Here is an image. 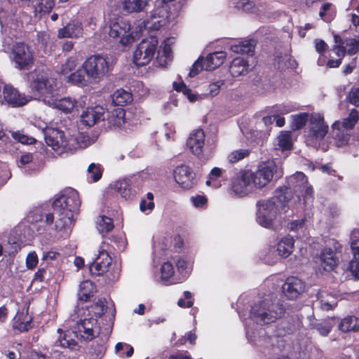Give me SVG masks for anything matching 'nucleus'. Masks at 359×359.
Here are the masks:
<instances>
[{
  "label": "nucleus",
  "mask_w": 359,
  "mask_h": 359,
  "mask_svg": "<svg viewBox=\"0 0 359 359\" xmlns=\"http://www.w3.org/2000/svg\"><path fill=\"white\" fill-rule=\"evenodd\" d=\"M81 202L79 194L74 189L66 190L53 202V208L57 214L55 227L57 231L70 228L74 214H78Z\"/></svg>",
  "instance_id": "nucleus-1"
},
{
  "label": "nucleus",
  "mask_w": 359,
  "mask_h": 359,
  "mask_svg": "<svg viewBox=\"0 0 359 359\" xmlns=\"http://www.w3.org/2000/svg\"><path fill=\"white\" fill-rule=\"evenodd\" d=\"M285 311V309L279 299H264L252 306L250 316L257 324L266 325L280 318Z\"/></svg>",
  "instance_id": "nucleus-2"
},
{
  "label": "nucleus",
  "mask_w": 359,
  "mask_h": 359,
  "mask_svg": "<svg viewBox=\"0 0 359 359\" xmlns=\"http://www.w3.org/2000/svg\"><path fill=\"white\" fill-rule=\"evenodd\" d=\"M283 174L282 165L275 161L271 160L262 162L258 165L256 171H252L254 187L256 189H262L271 182H276L282 178Z\"/></svg>",
  "instance_id": "nucleus-3"
},
{
  "label": "nucleus",
  "mask_w": 359,
  "mask_h": 359,
  "mask_svg": "<svg viewBox=\"0 0 359 359\" xmlns=\"http://www.w3.org/2000/svg\"><path fill=\"white\" fill-rule=\"evenodd\" d=\"M9 57L15 69L28 71L35 62V53L31 45L24 41L14 43L10 50Z\"/></svg>",
  "instance_id": "nucleus-4"
},
{
  "label": "nucleus",
  "mask_w": 359,
  "mask_h": 359,
  "mask_svg": "<svg viewBox=\"0 0 359 359\" xmlns=\"http://www.w3.org/2000/svg\"><path fill=\"white\" fill-rule=\"evenodd\" d=\"M86 77L90 82L98 83L107 76L113 69L107 57L101 55H92L82 64Z\"/></svg>",
  "instance_id": "nucleus-5"
},
{
  "label": "nucleus",
  "mask_w": 359,
  "mask_h": 359,
  "mask_svg": "<svg viewBox=\"0 0 359 359\" xmlns=\"http://www.w3.org/2000/svg\"><path fill=\"white\" fill-rule=\"evenodd\" d=\"M29 96L32 100H40L51 92L48 74L40 69H34L27 74Z\"/></svg>",
  "instance_id": "nucleus-6"
},
{
  "label": "nucleus",
  "mask_w": 359,
  "mask_h": 359,
  "mask_svg": "<svg viewBox=\"0 0 359 359\" xmlns=\"http://www.w3.org/2000/svg\"><path fill=\"white\" fill-rule=\"evenodd\" d=\"M76 313L79 318L74 326V332L76 336L86 341L93 340L95 337L94 328L97 323V320L92 316L88 309L78 308Z\"/></svg>",
  "instance_id": "nucleus-7"
},
{
  "label": "nucleus",
  "mask_w": 359,
  "mask_h": 359,
  "mask_svg": "<svg viewBox=\"0 0 359 359\" xmlns=\"http://www.w3.org/2000/svg\"><path fill=\"white\" fill-rule=\"evenodd\" d=\"M158 46L156 36H150L143 39L134 51L133 61L137 67L148 65L154 58Z\"/></svg>",
  "instance_id": "nucleus-8"
},
{
  "label": "nucleus",
  "mask_w": 359,
  "mask_h": 359,
  "mask_svg": "<svg viewBox=\"0 0 359 359\" xmlns=\"http://www.w3.org/2000/svg\"><path fill=\"white\" fill-rule=\"evenodd\" d=\"M253 189L254 179L250 169H241L231 180V190L238 197L246 196Z\"/></svg>",
  "instance_id": "nucleus-9"
},
{
  "label": "nucleus",
  "mask_w": 359,
  "mask_h": 359,
  "mask_svg": "<svg viewBox=\"0 0 359 359\" xmlns=\"http://www.w3.org/2000/svg\"><path fill=\"white\" fill-rule=\"evenodd\" d=\"M130 23L123 18H118L111 22L109 25V35L114 39H120L119 42L123 46L132 44L135 41L133 32H130Z\"/></svg>",
  "instance_id": "nucleus-10"
},
{
  "label": "nucleus",
  "mask_w": 359,
  "mask_h": 359,
  "mask_svg": "<svg viewBox=\"0 0 359 359\" xmlns=\"http://www.w3.org/2000/svg\"><path fill=\"white\" fill-rule=\"evenodd\" d=\"M4 102L12 107H21L32 100V96L21 93L12 84H4L2 90Z\"/></svg>",
  "instance_id": "nucleus-11"
},
{
  "label": "nucleus",
  "mask_w": 359,
  "mask_h": 359,
  "mask_svg": "<svg viewBox=\"0 0 359 359\" xmlns=\"http://www.w3.org/2000/svg\"><path fill=\"white\" fill-rule=\"evenodd\" d=\"M173 176L175 182L184 190H189L196 185V173L187 165L177 166L173 170Z\"/></svg>",
  "instance_id": "nucleus-12"
},
{
  "label": "nucleus",
  "mask_w": 359,
  "mask_h": 359,
  "mask_svg": "<svg viewBox=\"0 0 359 359\" xmlns=\"http://www.w3.org/2000/svg\"><path fill=\"white\" fill-rule=\"evenodd\" d=\"M333 248L325 247L320 252L319 258L320 265L325 271H333L339 264L337 252H341V246L336 241L332 242Z\"/></svg>",
  "instance_id": "nucleus-13"
},
{
  "label": "nucleus",
  "mask_w": 359,
  "mask_h": 359,
  "mask_svg": "<svg viewBox=\"0 0 359 359\" xmlns=\"http://www.w3.org/2000/svg\"><path fill=\"white\" fill-rule=\"evenodd\" d=\"M303 317L299 314L288 315L280 320L277 325V332L279 336L295 334L303 327Z\"/></svg>",
  "instance_id": "nucleus-14"
},
{
  "label": "nucleus",
  "mask_w": 359,
  "mask_h": 359,
  "mask_svg": "<svg viewBox=\"0 0 359 359\" xmlns=\"http://www.w3.org/2000/svg\"><path fill=\"white\" fill-rule=\"evenodd\" d=\"M111 262L112 258L107 250L101 246L99 255L95 262L90 266V273L95 276H102L109 271Z\"/></svg>",
  "instance_id": "nucleus-15"
},
{
  "label": "nucleus",
  "mask_w": 359,
  "mask_h": 359,
  "mask_svg": "<svg viewBox=\"0 0 359 359\" xmlns=\"http://www.w3.org/2000/svg\"><path fill=\"white\" fill-rule=\"evenodd\" d=\"M304 283L297 277L287 278L283 285V292L290 299H295L304 291Z\"/></svg>",
  "instance_id": "nucleus-16"
},
{
  "label": "nucleus",
  "mask_w": 359,
  "mask_h": 359,
  "mask_svg": "<svg viewBox=\"0 0 359 359\" xmlns=\"http://www.w3.org/2000/svg\"><path fill=\"white\" fill-rule=\"evenodd\" d=\"M83 34V24L78 19L71 20L65 26L58 29L57 38L79 39Z\"/></svg>",
  "instance_id": "nucleus-17"
},
{
  "label": "nucleus",
  "mask_w": 359,
  "mask_h": 359,
  "mask_svg": "<svg viewBox=\"0 0 359 359\" xmlns=\"http://www.w3.org/2000/svg\"><path fill=\"white\" fill-rule=\"evenodd\" d=\"M309 122V136L316 140L323 139L328 131V126L325 124L323 117L317 114L312 115Z\"/></svg>",
  "instance_id": "nucleus-18"
},
{
  "label": "nucleus",
  "mask_w": 359,
  "mask_h": 359,
  "mask_svg": "<svg viewBox=\"0 0 359 359\" xmlns=\"http://www.w3.org/2000/svg\"><path fill=\"white\" fill-rule=\"evenodd\" d=\"M252 69L249 60L243 57H236L229 65V72L233 78L245 76Z\"/></svg>",
  "instance_id": "nucleus-19"
},
{
  "label": "nucleus",
  "mask_w": 359,
  "mask_h": 359,
  "mask_svg": "<svg viewBox=\"0 0 359 359\" xmlns=\"http://www.w3.org/2000/svg\"><path fill=\"white\" fill-rule=\"evenodd\" d=\"M205 137V133L202 129H196L190 134L187 145L194 155L199 156L203 153Z\"/></svg>",
  "instance_id": "nucleus-20"
},
{
  "label": "nucleus",
  "mask_w": 359,
  "mask_h": 359,
  "mask_svg": "<svg viewBox=\"0 0 359 359\" xmlns=\"http://www.w3.org/2000/svg\"><path fill=\"white\" fill-rule=\"evenodd\" d=\"M47 144L54 150L66 149L68 147V140L65 133L60 130H53L51 134L46 137Z\"/></svg>",
  "instance_id": "nucleus-21"
},
{
  "label": "nucleus",
  "mask_w": 359,
  "mask_h": 359,
  "mask_svg": "<svg viewBox=\"0 0 359 359\" xmlns=\"http://www.w3.org/2000/svg\"><path fill=\"white\" fill-rule=\"evenodd\" d=\"M226 57V53L224 51H215L209 53L206 57H203L205 69L212 71L221 66Z\"/></svg>",
  "instance_id": "nucleus-22"
},
{
  "label": "nucleus",
  "mask_w": 359,
  "mask_h": 359,
  "mask_svg": "<svg viewBox=\"0 0 359 359\" xmlns=\"http://www.w3.org/2000/svg\"><path fill=\"white\" fill-rule=\"evenodd\" d=\"M294 248V240L289 234L282 237L276 244L278 255L283 258L288 257L293 252Z\"/></svg>",
  "instance_id": "nucleus-23"
},
{
  "label": "nucleus",
  "mask_w": 359,
  "mask_h": 359,
  "mask_svg": "<svg viewBox=\"0 0 359 359\" xmlns=\"http://www.w3.org/2000/svg\"><path fill=\"white\" fill-rule=\"evenodd\" d=\"M97 292L96 285L90 280L82 281L77 293L79 301L88 302Z\"/></svg>",
  "instance_id": "nucleus-24"
},
{
  "label": "nucleus",
  "mask_w": 359,
  "mask_h": 359,
  "mask_svg": "<svg viewBox=\"0 0 359 359\" xmlns=\"http://www.w3.org/2000/svg\"><path fill=\"white\" fill-rule=\"evenodd\" d=\"M109 128H121L126 123V110L117 107L111 111L107 118Z\"/></svg>",
  "instance_id": "nucleus-25"
},
{
  "label": "nucleus",
  "mask_w": 359,
  "mask_h": 359,
  "mask_svg": "<svg viewBox=\"0 0 359 359\" xmlns=\"http://www.w3.org/2000/svg\"><path fill=\"white\" fill-rule=\"evenodd\" d=\"M57 332L60 336L55 342V346H60L70 350H75L79 346L78 342L72 337V333L69 331L63 332L61 328H59Z\"/></svg>",
  "instance_id": "nucleus-26"
},
{
  "label": "nucleus",
  "mask_w": 359,
  "mask_h": 359,
  "mask_svg": "<svg viewBox=\"0 0 359 359\" xmlns=\"http://www.w3.org/2000/svg\"><path fill=\"white\" fill-rule=\"evenodd\" d=\"M256 43L254 39H245L239 41L238 43L232 44L230 50L238 54L253 55Z\"/></svg>",
  "instance_id": "nucleus-27"
},
{
  "label": "nucleus",
  "mask_w": 359,
  "mask_h": 359,
  "mask_svg": "<svg viewBox=\"0 0 359 359\" xmlns=\"http://www.w3.org/2000/svg\"><path fill=\"white\" fill-rule=\"evenodd\" d=\"M112 102L116 106H126L133 101V95L127 90L119 88L112 95Z\"/></svg>",
  "instance_id": "nucleus-28"
},
{
  "label": "nucleus",
  "mask_w": 359,
  "mask_h": 359,
  "mask_svg": "<svg viewBox=\"0 0 359 359\" xmlns=\"http://www.w3.org/2000/svg\"><path fill=\"white\" fill-rule=\"evenodd\" d=\"M339 330L343 332L359 330V318L354 316L344 318L339 324Z\"/></svg>",
  "instance_id": "nucleus-29"
},
{
  "label": "nucleus",
  "mask_w": 359,
  "mask_h": 359,
  "mask_svg": "<svg viewBox=\"0 0 359 359\" xmlns=\"http://www.w3.org/2000/svg\"><path fill=\"white\" fill-rule=\"evenodd\" d=\"M149 0H124L123 8L125 11L132 13L142 11L148 4Z\"/></svg>",
  "instance_id": "nucleus-30"
},
{
  "label": "nucleus",
  "mask_w": 359,
  "mask_h": 359,
  "mask_svg": "<svg viewBox=\"0 0 359 359\" xmlns=\"http://www.w3.org/2000/svg\"><path fill=\"white\" fill-rule=\"evenodd\" d=\"M68 81L79 86H86L88 82H90L86 77V72L82 66L69 74Z\"/></svg>",
  "instance_id": "nucleus-31"
},
{
  "label": "nucleus",
  "mask_w": 359,
  "mask_h": 359,
  "mask_svg": "<svg viewBox=\"0 0 359 359\" xmlns=\"http://www.w3.org/2000/svg\"><path fill=\"white\" fill-rule=\"evenodd\" d=\"M102 116V114L96 111L95 108H87L81 115V121L86 126H94Z\"/></svg>",
  "instance_id": "nucleus-32"
},
{
  "label": "nucleus",
  "mask_w": 359,
  "mask_h": 359,
  "mask_svg": "<svg viewBox=\"0 0 359 359\" xmlns=\"http://www.w3.org/2000/svg\"><path fill=\"white\" fill-rule=\"evenodd\" d=\"M257 222L262 226L267 229H272L273 220L275 219L276 215L271 214L263 210L257 211Z\"/></svg>",
  "instance_id": "nucleus-33"
},
{
  "label": "nucleus",
  "mask_w": 359,
  "mask_h": 359,
  "mask_svg": "<svg viewBox=\"0 0 359 359\" xmlns=\"http://www.w3.org/2000/svg\"><path fill=\"white\" fill-rule=\"evenodd\" d=\"M55 6V0H36L34 6V13L37 14H48Z\"/></svg>",
  "instance_id": "nucleus-34"
},
{
  "label": "nucleus",
  "mask_w": 359,
  "mask_h": 359,
  "mask_svg": "<svg viewBox=\"0 0 359 359\" xmlns=\"http://www.w3.org/2000/svg\"><path fill=\"white\" fill-rule=\"evenodd\" d=\"M97 228L100 233L104 236V234H107L114 229V221L111 218L107 216H100L97 222Z\"/></svg>",
  "instance_id": "nucleus-35"
},
{
  "label": "nucleus",
  "mask_w": 359,
  "mask_h": 359,
  "mask_svg": "<svg viewBox=\"0 0 359 359\" xmlns=\"http://www.w3.org/2000/svg\"><path fill=\"white\" fill-rule=\"evenodd\" d=\"M34 219L35 222H44L46 225H52L55 220L54 214L45 209L36 210L34 212Z\"/></svg>",
  "instance_id": "nucleus-36"
},
{
  "label": "nucleus",
  "mask_w": 359,
  "mask_h": 359,
  "mask_svg": "<svg viewBox=\"0 0 359 359\" xmlns=\"http://www.w3.org/2000/svg\"><path fill=\"white\" fill-rule=\"evenodd\" d=\"M86 309H88L92 316L95 318L97 320L98 318H100L106 311L107 306L105 305V301L99 299L95 303L91 304L89 307H86Z\"/></svg>",
  "instance_id": "nucleus-37"
},
{
  "label": "nucleus",
  "mask_w": 359,
  "mask_h": 359,
  "mask_svg": "<svg viewBox=\"0 0 359 359\" xmlns=\"http://www.w3.org/2000/svg\"><path fill=\"white\" fill-rule=\"evenodd\" d=\"M257 210H263L271 214H277L278 208L274 198L268 200H260L257 203Z\"/></svg>",
  "instance_id": "nucleus-38"
},
{
  "label": "nucleus",
  "mask_w": 359,
  "mask_h": 359,
  "mask_svg": "<svg viewBox=\"0 0 359 359\" xmlns=\"http://www.w3.org/2000/svg\"><path fill=\"white\" fill-rule=\"evenodd\" d=\"M77 102L74 99L70 97H64L59 100L55 105L60 111L68 114L72 111Z\"/></svg>",
  "instance_id": "nucleus-39"
},
{
  "label": "nucleus",
  "mask_w": 359,
  "mask_h": 359,
  "mask_svg": "<svg viewBox=\"0 0 359 359\" xmlns=\"http://www.w3.org/2000/svg\"><path fill=\"white\" fill-rule=\"evenodd\" d=\"M291 123V128L293 130H297L303 128L309 121V114L300 113L299 114L292 115Z\"/></svg>",
  "instance_id": "nucleus-40"
},
{
  "label": "nucleus",
  "mask_w": 359,
  "mask_h": 359,
  "mask_svg": "<svg viewBox=\"0 0 359 359\" xmlns=\"http://www.w3.org/2000/svg\"><path fill=\"white\" fill-rule=\"evenodd\" d=\"M115 188L121 197L126 200L130 199L134 196V192L126 181L117 182L115 184Z\"/></svg>",
  "instance_id": "nucleus-41"
},
{
  "label": "nucleus",
  "mask_w": 359,
  "mask_h": 359,
  "mask_svg": "<svg viewBox=\"0 0 359 359\" xmlns=\"http://www.w3.org/2000/svg\"><path fill=\"white\" fill-rule=\"evenodd\" d=\"M359 120V113L355 109L351 110L348 117L345 118L342 121V127L346 130H351Z\"/></svg>",
  "instance_id": "nucleus-42"
},
{
  "label": "nucleus",
  "mask_w": 359,
  "mask_h": 359,
  "mask_svg": "<svg viewBox=\"0 0 359 359\" xmlns=\"http://www.w3.org/2000/svg\"><path fill=\"white\" fill-rule=\"evenodd\" d=\"M290 189V188L289 187L285 185L278 187L275 191L274 198H276L282 203H287L291 198Z\"/></svg>",
  "instance_id": "nucleus-43"
},
{
  "label": "nucleus",
  "mask_w": 359,
  "mask_h": 359,
  "mask_svg": "<svg viewBox=\"0 0 359 359\" xmlns=\"http://www.w3.org/2000/svg\"><path fill=\"white\" fill-rule=\"evenodd\" d=\"M79 62L77 55H72L68 57L66 62L62 65L60 68V73L63 75H67L75 69Z\"/></svg>",
  "instance_id": "nucleus-44"
},
{
  "label": "nucleus",
  "mask_w": 359,
  "mask_h": 359,
  "mask_svg": "<svg viewBox=\"0 0 359 359\" xmlns=\"http://www.w3.org/2000/svg\"><path fill=\"white\" fill-rule=\"evenodd\" d=\"M102 168L100 164L92 163L88 168V172L92 181L95 182L100 180L102 176Z\"/></svg>",
  "instance_id": "nucleus-45"
},
{
  "label": "nucleus",
  "mask_w": 359,
  "mask_h": 359,
  "mask_svg": "<svg viewBox=\"0 0 359 359\" xmlns=\"http://www.w3.org/2000/svg\"><path fill=\"white\" fill-rule=\"evenodd\" d=\"M250 154V150L249 149H238L232 151L228 156V160L230 163H237L239 161L246 158Z\"/></svg>",
  "instance_id": "nucleus-46"
},
{
  "label": "nucleus",
  "mask_w": 359,
  "mask_h": 359,
  "mask_svg": "<svg viewBox=\"0 0 359 359\" xmlns=\"http://www.w3.org/2000/svg\"><path fill=\"white\" fill-rule=\"evenodd\" d=\"M332 6L331 3H325L320 8L319 15L326 22H331L334 18V12L331 11Z\"/></svg>",
  "instance_id": "nucleus-47"
},
{
  "label": "nucleus",
  "mask_w": 359,
  "mask_h": 359,
  "mask_svg": "<svg viewBox=\"0 0 359 359\" xmlns=\"http://www.w3.org/2000/svg\"><path fill=\"white\" fill-rule=\"evenodd\" d=\"M161 280L168 281L175 274L173 265L170 262H164L161 267Z\"/></svg>",
  "instance_id": "nucleus-48"
},
{
  "label": "nucleus",
  "mask_w": 359,
  "mask_h": 359,
  "mask_svg": "<svg viewBox=\"0 0 359 359\" xmlns=\"http://www.w3.org/2000/svg\"><path fill=\"white\" fill-rule=\"evenodd\" d=\"M278 145L283 151L292 149V142L290 133L285 132L279 136Z\"/></svg>",
  "instance_id": "nucleus-49"
},
{
  "label": "nucleus",
  "mask_w": 359,
  "mask_h": 359,
  "mask_svg": "<svg viewBox=\"0 0 359 359\" xmlns=\"http://www.w3.org/2000/svg\"><path fill=\"white\" fill-rule=\"evenodd\" d=\"M33 318H29L27 321H21L20 319H15L13 327L14 330H18L20 332H27L32 328Z\"/></svg>",
  "instance_id": "nucleus-50"
},
{
  "label": "nucleus",
  "mask_w": 359,
  "mask_h": 359,
  "mask_svg": "<svg viewBox=\"0 0 359 359\" xmlns=\"http://www.w3.org/2000/svg\"><path fill=\"white\" fill-rule=\"evenodd\" d=\"M13 137L23 144L30 145L36 142V140L34 137L26 135L18 131L13 134Z\"/></svg>",
  "instance_id": "nucleus-51"
},
{
  "label": "nucleus",
  "mask_w": 359,
  "mask_h": 359,
  "mask_svg": "<svg viewBox=\"0 0 359 359\" xmlns=\"http://www.w3.org/2000/svg\"><path fill=\"white\" fill-rule=\"evenodd\" d=\"M203 69H205L203 57H199L192 65L189 76L190 77H194Z\"/></svg>",
  "instance_id": "nucleus-52"
},
{
  "label": "nucleus",
  "mask_w": 359,
  "mask_h": 359,
  "mask_svg": "<svg viewBox=\"0 0 359 359\" xmlns=\"http://www.w3.org/2000/svg\"><path fill=\"white\" fill-rule=\"evenodd\" d=\"M348 102L359 107V87H353L347 95Z\"/></svg>",
  "instance_id": "nucleus-53"
},
{
  "label": "nucleus",
  "mask_w": 359,
  "mask_h": 359,
  "mask_svg": "<svg viewBox=\"0 0 359 359\" xmlns=\"http://www.w3.org/2000/svg\"><path fill=\"white\" fill-rule=\"evenodd\" d=\"M235 6L238 9H241L244 11L250 12L254 8L255 4L253 1L250 0H238L235 3Z\"/></svg>",
  "instance_id": "nucleus-54"
},
{
  "label": "nucleus",
  "mask_w": 359,
  "mask_h": 359,
  "mask_svg": "<svg viewBox=\"0 0 359 359\" xmlns=\"http://www.w3.org/2000/svg\"><path fill=\"white\" fill-rule=\"evenodd\" d=\"M334 139L337 141V146L341 147L348 143L350 137L348 134L341 133L339 130H338V131H337L334 135Z\"/></svg>",
  "instance_id": "nucleus-55"
},
{
  "label": "nucleus",
  "mask_w": 359,
  "mask_h": 359,
  "mask_svg": "<svg viewBox=\"0 0 359 359\" xmlns=\"http://www.w3.org/2000/svg\"><path fill=\"white\" fill-rule=\"evenodd\" d=\"M346 53L349 55L356 54L359 50V41L355 39H351L346 44Z\"/></svg>",
  "instance_id": "nucleus-56"
},
{
  "label": "nucleus",
  "mask_w": 359,
  "mask_h": 359,
  "mask_svg": "<svg viewBox=\"0 0 359 359\" xmlns=\"http://www.w3.org/2000/svg\"><path fill=\"white\" fill-rule=\"evenodd\" d=\"M38 264V257L35 252H29L26 258V266L29 269H34Z\"/></svg>",
  "instance_id": "nucleus-57"
},
{
  "label": "nucleus",
  "mask_w": 359,
  "mask_h": 359,
  "mask_svg": "<svg viewBox=\"0 0 359 359\" xmlns=\"http://www.w3.org/2000/svg\"><path fill=\"white\" fill-rule=\"evenodd\" d=\"M191 201L196 208H202L208 203V198L205 196L197 195L192 196Z\"/></svg>",
  "instance_id": "nucleus-58"
},
{
  "label": "nucleus",
  "mask_w": 359,
  "mask_h": 359,
  "mask_svg": "<svg viewBox=\"0 0 359 359\" xmlns=\"http://www.w3.org/2000/svg\"><path fill=\"white\" fill-rule=\"evenodd\" d=\"M222 172V170L221 168L217 167L213 168L208 175V180L206 181V184L209 185L210 184L211 181H215L221 176Z\"/></svg>",
  "instance_id": "nucleus-59"
},
{
  "label": "nucleus",
  "mask_w": 359,
  "mask_h": 359,
  "mask_svg": "<svg viewBox=\"0 0 359 359\" xmlns=\"http://www.w3.org/2000/svg\"><path fill=\"white\" fill-rule=\"evenodd\" d=\"M224 84L223 81H218L210 83L209 86L210 94L214 97L219 94L221 86Z\"/></svg>",
  "instance_id": "nucleus-60"
},
{
  "label": "nucleus",
  "mask_w": 359,
  "mask_h": 359,
  "mask_svg": "<svg viewBox=\"0 0 359 359\" xmlns=\"http://www.w3.org/2000/svg\"><path fill=\"white\" fill-rule=\"evenodd\" d=\"M315 48L318 53L323 55L327 48V44L325 42L324 40L317 39L315 40Z\"/></svg>",
  "instance_id": "nucleus-61"
},
{
  "label": "nucleus",
  "mask_w": 359,
  "mask_h": 359,
  "mask_svg": "<svg viewBox=\"0 0 359 359\" xmlns=\"http://www.w3.org/2000/svg\"><path fill=\"white\" fill-rule=\"evenodd\" d=\"M155 207L154 201L147 202L145 199H142L140 203V209L142 212L147 210L151 211Z\"/></svg>",
  "instance_id": "nucleus-62"
},
{
  "label": "nucleus",
  "mask_w": 359,
  "mask_h": 359,
  "mask_svg": "<svg viewBox=\"0 0 359 359\" xmlns=\"http://www.w3.org/2000/svg\"><path fill=\"white\" fill-rule=\"evenodd\" d=\"M333 52L336 54V55L339 57L338 59H342L344 57L346 50L344 45H334L332 48Z\"/></svg>",
  "instance_id": "nucleus-63"
},
{
  "label": "nucleus",
  "mask_w": 359,
  "mask_h": 359,
  "mask_svg": "<svg viewBox=\"0 0 359 359\" xmlns=\"http://www.w3.org/2000/svg\"><path fill=\"white\" fill-rule=\"evenodd\" d=\"M8 359H20L21 353L19 351L5 350L2 352Z\"/></svg>",
  "instance_id": "nucleus-64"
}]
</instances>
